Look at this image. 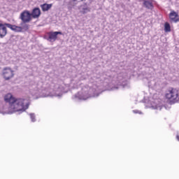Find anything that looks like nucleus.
<instances>
[{"mask_svg":"<svg viewBox=\"0 0 179 179\" xmlns=\"http://www.w3.org/2000/svg\"><path fill=\"white\" fill-rule=\"evenodd\" d=\"M2 75L5 80H10V79H12L15 76L14 71L10 67L4 68L2 71Z\"/></svg>","mask_w":179,"mask_h":179,"instance_id":"obj_4","label":"nucleus"},{"mask_svg":"<svg viewBox=\"0 0 179 179\" xmlns=\"http://www.w3.org/2000/svg\"><path fill=\"white\" fill-rule=\"evenodd\" d=\"M144 6L148 9H153V3H152V2L149 1H145Z\"/></svg>","mask_w":179,"mask_h":179,"instance_id":"obj_12","label":"nucleus"},{"mask_svg":"<svg viewBox=\"0 0 179 179\" xmlns=\"http://www.w3.org/2000/svg\"><path fill=\"white\" fill-rule=\"evenodd\" d=\"M6 27L8 29H10V30H13V31H18L20 32L22 30H23V28L22 27H17L16 25H13L11 24L5 23Z\"/></svg>","mask_w":179,"mask_h":179,"instance_id":"obj_8","label":"nucleus"},{"mask_svg":"<svg viewBox=\"0 0 179 179\" xmlns=\"http://www.w3.org/2000/svg\"><path fill=\"white\" fill-rule=\"evenodd\" d=\"M125 87V85H120L118 87H114L112 90H118V89H124Z\"/></svg>","mask_w":179,"mask_h":179,"instance_id":"obj_18","label":"nucleus"},{"mask_svg":"<svg viewBox=\"0 0 179 179\" xmlns=\"http://www.w3.org/2000/svg\"><path fill=\"white\" fill-rule=\"evenodd\" d=\"M58 34H62L61 31L50 32L49 34V41H55L57 40Z\"/></svg>","mask_w":179,"mask_h":179,"instance_id":"obj_9","label":"nucleus"},{"mask_svg":"<svg viewBox=\"0 0 179 179\" xmlns=\"http://www.w3.org/2000/svg\"><path fill=\"white\" fill-rule=\"evenodd\" d=\"M80 12H81V13H83L84 15L86 13H89V12H90V8L84 6L82 8Z\"/></svg>","mask_w":179,"mask_h":179,"instance_id":"obj_13","label":"nucleus"},{"mask_svg":"<svg viewBox=\"0 0 179 179\" xmlns=\"http://www.w3.org/2000/svg\"><path fill=\"white\" fill-rule=\"evenodd\" d=\"M99 94L96 85H93L92 87L87 85L82 89V93L78 92L74 95V99L87 100V99H90V97H99Z\"/></svg>","mask_w":179,"mask_h":179,"instance_id":"obj_2","label":"nucleus"},{"mask_svg":"<svg viewBox=\"0 0 179 179\" xmlns=\"http://www.w3.org/2000/svg\"><path fill=\"white\" fill-rule=\"evenodd\" d=\"M169 19L171 20V22H174V23H178L179 22L178 13H176V11H171L169 13Z\"/></svg>","mask_w":179,"mask_h":179,"instance_id":"obj_6","label":"nucleus"},{"mask_svg":"<svg viewBox=\"0 0 179 179\" xmlns=\"http://www.w3.org/2000/svg\"><path fill=\"white\" fill-rule=\"evenodd\" d=\"M20 26L22 29V30H29V27H30V25L26 24V23H24V24H20Z\"/></svg>","mask_w":179,"mask_h":179,"instance_id":"obj_15","label":"nucleus"},{"mask_svg":"<svg viewBox=\"0 0 179 179\" xmlns=\"http://www.w3.org/2000/svg\"><path fill=\"white\" fill-rule=\"evenodd\" d=\"M8 34V30L6 29V24L0 23V38H3L5 36Z\"/></svg>","mask_w":179,"mask_h":179,"instance_id":"obj_7","label":"nucleus"},{"mask_svg":"<svg viewBox=\"0 0 179 179\" xmlns=\"http://www.w3.org/2000/svg\"><path fill=\"white\" fill-rule=\"evenodd\" d=\"M176 139H178V141H179V136L178 135L176 136Z\"/></svg>","mask_w":179,"mask_h":179,"instance_id":"obj_21","label":"nucleus"},{"mask_svg":"<svg viewBox=\"0 0 179 179\" xmlns=\"http://www.w3.org/2000/svg\"><path fill=\"white\" fill-rule=\"evenodd\" d=\"M41 15V11L40 10L39 8H36L32 11V16L33 17H38Z\"/></svg>","mask_w":179,"mask_h":179,"instance_id":"obj_11","label":"nucleus"},{"mask_svg":"<svg viewBox=\"0 0 179 179\" xmlns=\"http://www.w3.org/2000/svg\"><path fill=\"white\" fill-rule=\"evenodd\" d=\"M55 97H62V93H59V94H56L54 95Z\"/></svg>","mask_w":179,"mask_h":179,"instance_id":"obj_19","label":"nucleus"},{"mask_svg":"<svg viewBox=\"0 0 179 179\" xmlns=\"http://www.w3.org/2000/svg\"><path fill=\"white\" fill-rule=\"evenodd\" d=\"M133 113H134V114H138V113H139V110H133Z\"/></svg>","mask_w":179,"mask_h":179,"instance_id":"obj_20","label":"nucleus"},{"mask_svg":"<svg viewBox=\"0 0 179 179\" xmlns=\"http://www.w3.org/2000/svg\"><path fill=\"white\" fill-rule=\"evenodd\" d=\"M29 115L32 122H36V115L34 113H30Z\"/></svg>","mask_w":179,"mask_h":179,"instance_id":"obj_17","label":"nucleus"},{"mask_svg":"<svg viewBox=\"0 0 179 179\" xmlns=\"http://www.w3.org/2000/svg\"><path fill=\"white\" fill-rule=\"evenodd\" d=\"M152 108H154V110H159V111H162V108H163V106L156 105V106H152Z\"/></svg>","mask_w":179,"mask_h":179,"instance_id":"obj_16","label":"nucleus"},{"mask_svg":"<svg viewBox=\"0 0 179 179\" xmlns=\"http://www.w3.org/2000/svg\"><path fill=\"white\" fill-rule=\"evenodd\" d=\"M164 31L166 32L171 31V27H170V24L169 22H166L164 24Z\"/></svg>","mask_w":179,"mask_h":179,"instance_id":"obj_14","label":"nucleus"},{"mask_svg":"<svg viewBox=\"0 0 179 179\" xmlns=\"http://www.w3.org/2000/svg\"><path fill=\"white\" fill-rule=\"evenodd\" d=\"M41 8L43 12H47V10H50V8H52V3H43L41 5Z\"/></svg>","mask_w":179,"mask_h":179,"instance_id":"obj_10","label":"nucleus"},{"mask_svg":"<svg viewBox=\"0 0 179 179\" xmlns=\"http://www.w3.org/2000/svg\"><path fill=\"white\" fill-rule=\"evenodd\" d=\"M73 2H76V1H78V0H73Z\"/></svg>","mask_w":179,"mask_h":179,"instance_id":"obj_22","label":"nucleus"},{"mask_svg":"<svg viewBox=\"0 0 179 179\" xmlns=\"http://www.w3.org/2000/svg\"><path fill=\"white\" fill-rule=\"evenodd\" d=\"M4 100L6 103H9L8 114H13V113H23L29 108V101L27 99L15 98L11 94L5 95Z\"/></svg>","mask_w":179,"mask_h":179,"instance_id":"obj_1","label":"nucleus"},{"mask_svg":"<svg viewBox=\"0 0 179 179\" xmlns=\"http://www.w3.org/2000/svg\"><path fill=\"white\" fill-rule=\"evenodd\" d=\"M20 19L22 20L21 24H24V23H29L30 20H31V14L30 12L27 10H24L22 13H21L20 15Z\"/></svg>","mask_w":179,"mask_h":179,"instance_id":"obj_5","label":"nucleus"},{"mask_svg":"<svg viewBox=\"0 0 179 179\" xmlns=\"http://www.w3.org/2000/svg\"><path fill=\"white\" fill-rule=\"evenodd\" d=\"M168 100H171L173 103H178L179 101V90L176 88L169 89L165 95Z\"/></svg>","mask_w":179,"mask_h":179,"instance_id":"obj_3","label":"nucleus"}]
</instances>
